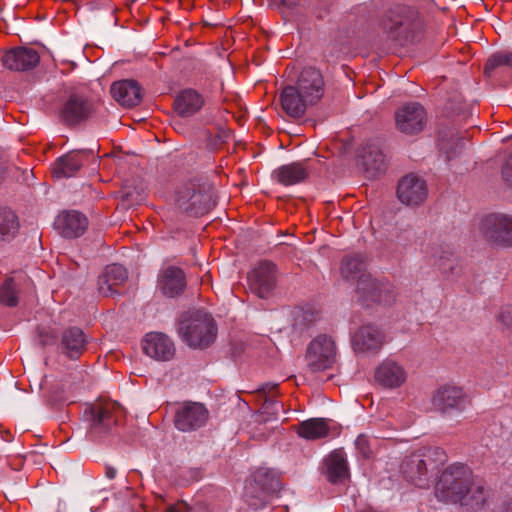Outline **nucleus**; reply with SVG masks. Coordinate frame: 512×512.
Returning a JSON list of instances; mask_svg holds the SVG:
<instances>
[{"instance_id":"4468645a","label":"nucleus","mask_w":512,"mask_h":512,"mask_svg":"<svg viewBox=\"0 0 512 512\" xmlns=\"http://www.w3.org/2000/svg\"><path fill=\"white\" fill-rule=\"evenodd\" d=\"M94 111L92 100L84 95L71 93L64 101L60 115L67 125L73 126L88 120Z\"/></svg>"},{"instance_id":"f03ea898","label":"nucleus","mask_w":512,"mask_h":512,"mask_svg":"<svg viewBox=\"0 0 512 512\" xmlns=\"http://www.w3.org/2000/svg\"><path fill=\"white\" fill-rule=\"evenodd\" d=\"M447 456L439 447H421L404 458L400 465L403 477L417 487L430 485Z\"/></svg>"},{"instance_id":"cd10ccee","label":"nucleus","mask_w":512,"mask_h":512,"mask_svg":"<svg viewBox=\"0 0 512 512\" xmlns=\"http://www.w3.org/2000/svg\"><path fill=\"white\" fill-rule=\"evenodd\" d=\"M87 338L77 327L67 328L61 336L59 351L71 360L78 359L84 352Z\"/></svg>"},{"instance_id":"393cba45","label":"nucleus","mask_w":512,"mask_h":512,"mask_svg":"<svg viewBox=\"0 0 512 512\" xmlns=\"http://www.w3.org/2000/svg\"><path fill=\"white\" fill-rule=\"evenodd\" d=\"M110 91L115 101L124 107H135L142 100V89L135 80L125 79L114 82Z\"/></svg>"},{"instance_id":"f704fd0d","label":"nucleus","mask_w":512,"mask_h":512,"mask_svg":"<svg viewBox=\"0 0 512 512\" xmlns=\"http://www.w3.org/2000/svg\"><path fill=\"white\" fill-rule=\"evenodd\" d=\"M252 476L255 478L256 484L263 489L264 493L273 496L280 490L281 483L279 478L268 468H259Z\"/></svg>"},{"instance_id":"9d476101","label":"nucleus","mask_w":512,"mask_h":512,"mask_svg":"<svg viewBox=\"0 0 512 512\" xmlns=\"http://www.w3.org/2000/svg\"><path fill=\"white\" fill-rule=\"evenodd\" d=\"M394 120L398 132L406 136H414L424 130L427 124V112L420 103L409 102L395 111Z\"/></svg>"},{"instance_id":"9b49d317","label":"nucleus","mask_w":512,"mask_h":512,"mask_svg":"<svg viewBox=\"0 0 512 512\" xmlns=\"http://www.w3.org/2000/svg\"><path fill=\"white\" fill-rule=\"evenodd\" d=\"M306 360L308 367L313 372L330 368L336 360L334 340L327 335L315 337L307 347Z\"/></svg>"},{"instance_id":"c85d7f7f","label":"nucleus","mask_w":512,"mask_h":512,"mask_svg":"<svg viewBox=\"0 0 512 512\" xmlns=\"http://www.w3.org/2000/svg\"><path fill=\"white\" fill-rule=\"evenodd\" d=\"M158 286L162 293L168 297L180 295L186 287L183 270L174 266L167 267L159 277Z\"/></svg>"},{"instance_id":"0eeeda50","label":"nucleus","mask_w":512,"mask_h":512,"mask_svg":"<svg viewBox=\"0 0 512 512\" xmlns=\"http://www.w3.org/2000/svg\"><path fill=\"white\" fill-rule=\"evenodd\" d=\"M478 230L488 243L503 248L512 247V215L487 214L480 219Z\"/></svg>"},{"instance_id":"a211bd4d","label":"nucleus","mask_w":512,"mask_h":512,"mask_svg":"<svg viewBox=\"0 0 512 512\" xmlns=\"http://www.w3.org/2000/svg\"><path fill=\"white\" fill-rule=\"evenodd\" d=\"M385 335L376 325L360 326L352 335L351 344L356 353L378 352L384 344Z\"/></svg>"},{"instance_id":"f257e3e1","label":"nucleus","mask_w":512,"mask_h":512,"mask_svg":"<svg viewBox=\"0 0 512 512\" xmlns=\"http://www.w3.org/2000/svg\"><path fill=\"white\" fill-rule=\"evenodd\" d=\"M340 272L347 281L356 282V293L363 302L389 301L390 285L371 277L366 272L364 256L355 254L342 260Z\"/></svg>"},{"instance_id":"2eb2a0df","label":"nucleus","mask_w":512,"mask_h":512,"mask_svg":"<svg viewBox=\"0 0 512 512\" xmlns=\"http://www.w3.org/2000/svg\"><path fill=\"white\" fill-rule=\"evenodd\" d=\"M276 266L269 261L259 263L249 274L250 290L259 298H267L276 286Z\"/></svg>"},{"instance_id":"a19ab883","label":"nucleus","mask_w":512,"mask_h":512,"mask_svg":"<svg viewBox=\"0 0 512 512\" xmlns=\"http://www.w3.org/2000/svg\"><path fill=\"white\" fill-rule=\"evenodd\" d=\"M276 388H277L276 384H267L265 387H263V392L265 394L271 395V393L274 390H276ZM279 406H281V405L277 401H274L271 399L270 396H267L262 408L266 411L272 410V414H277L278 410H279L278 409Z\"/></svg>"},{"instance_id":"b1692460","label":"nucleus","mask_w":512,"mask_h":512,"mask_svg":"<svg viewBox=\"0 0 512 512\" xmlns=\"http://www.w3.org/2000/svg\"><path fill=\"white\" fill-rule=\"evenodd\" d=\"M92 153V150L71 151L59 157L52 166L53 176L60 179L76 175L83 165V159Z\"/></svg>"},{"instance_id":"a878e982","label":"nucleus","mask_w":512,"mask_h":512,"mask_svg":"<svg viewBox=\"0 0 512 512\" xmlns=\"http://www.w3.org/2000/svg\"><path fill=\"white\" fill-rule=\"evenodd\" d=\"M489 491L479 480H473L461 499L454 504H459L466 512H477L482 510L488 503Z\"/></svg>"},{"instance_id":"39448f33","label":"nucleus","mask_w":512,"mask_h":512,"mask_svg":"<svg viewBox=\"0 0 512 512\" xmlns=\"http://www.w3.org/2000/svg\"><path fill=\"white\" fill-rule=\"evenodd\" d=\"M474 480L471 469L460 463L449 465L439 477L435 494L440 501L454 504Z\"/></svg>"},{"instance_id":"4be33fe9","label":"nucleus","mask_w":512,"mask_h":512,"mask_svg":"<svg viewBox=\"0 0 512 512\" xmlns=\"http://www.w3.org/2000/svg\"><path fill=\"white\" fill-rule=\"evenodd\" d=\"M294 85L314 104H316L324 94L323 76L319 70L313 67L304 68Z\"/></svg>"},{"instance_id":"473e14b6","label":"nucleus","mask_w":512,"mask_h":512,"mask_svg":"<svg viewBox=\"0 0 512 512\" xmlns=\"http://www.w3.org/2000/svg\"><path fill=\"white\" fill-rule=\"evenodd\" d=\"M330 428L325 419L311 418L299 424L297 433L308 440H317L328 436Z\"/></svg>"},{"instance_id":"c756f323","label":"nucleus","mask_w":512,"mask_h":512,"mask_svg":"<svg viewBox=\"0 0 512 512\" xmlns=\"http://www.w3.org/2000/svg\"><path fill=\"white\" fill-rule=\"evenodd\" d=\"M204 97L194 89L182 90L174 100V110L181 117H191L204 106Z\"/></svg>"},{"instance_id":"864d4df0","label":"nucleus","mask_w":512,"mask_h":512,"mask_svg":"<svg viewBox=\"0 0 512 512\" xmlns=\"http://www.w3.org/2000/svg\"><path fill=\"white\" fill-rule=\"evenodd\" d=\"M367 292H372L374 289L371 286H366Z\"/></svg>"},{"instance_id":"412c9836","label":"nucleus","mask_w":512,"mask_h":512,"mask_svg":"<svg viewBox=\"0 0 512 512\" xmlns=\"http://www.w3.org/2000/svg\"><path fill=\"white\" fill-rule=\"evenodd\" d=\"M40 61L36 50L29 47H17L2 56V64L9 70L26 71L35 68Z\"/></svg>"},{"instance_id":"37998d69","label":"nucleus","mask_w":512,"mask_h":512,"mask_svg":"<svg viewBox=\"0 0 512 512\" xmlns=\"http://www.w3.org/2000/svg\"><path fill=\"white\" fill-rule=\"evenodd\" d=\"M502 177L512 187V153L508 155L502 166Z\"/></svg>"},{"instance_id":"aec40b11","label":"nucleus","mask_w":512,"mask_h":512,"mask_svg":"<svg viewBox=\"0 0 512 512\" xmlns=\"http://www.w3.org/2000/svg\"><path fill=\"white\" fill-rule=\"evenodd\" d=\"M144 353L158 361H168L175 353L172 340L163 333L151 332L146 334L142 342Z\"/></svg>"},{"instance_id":"de8ad7c7","label":"nucleus","mask_w":512,"mask_h":512,"mask_svg":"<svg viewBox=\"0 0 512 512\" xmlns=\"http://www.w3.org/2000/svg\"><path fill=\"white\" fill-rule=\"evenodd\" d=\"M116 474H117V471L115 468H113L111 466H107L105 468V475L107 478L114 479L116 477Z\"/></svg>"},{"instance_id":"09e8293b","label":"nucleus","mask_w":512,"mask_h":512,"mask_svg":"<svg viewBox=\"0 0 512 512\" xmlns=\"http://www.w3.org/2000/svg\"><path fill=\"white\" fill-rule=\"evenodd\" d=\"M450 272L452 275H458L460 272V268L457 265H451Z\"/></svg>"},{"instance_id":"72a5a7b5","label":"nucleus","mask_w":512,"mask_h":512,"mask_svg":"<svg viewBox=\"0 0 512 512\" xmlns=\"http://www.w3.org/2000/svg\"><path fill=\"white\" fill-rule=\"evenodd\" d=\"M270 497L271 496L268 493H264L263 489L256 484L253 476L246 481L244 498L249 506L254 509L262 508L269 501Z\"/></svg>"},{"instance_id":"58836bf2","label":"nucleus","mask_w":512,"mask_h":512,"mask_svg":"<svg viewBox=\"0 0 512 512\" xmlns=\"http://www.w3.org/2000/svg\"><path fill=\"white\" fill-rule=\"evenodd\" d=\"M317 318V314L311 308L300 309L295 312L294 327L298 331L308 328Z\"/></svg>"},{"instance_id":"423d86ee","label":"nucleus","mask_w":512,"mask_h":512,"mask_svg":"<svg viewBox=\"0 0 512 512\" xmlns=\"http://www.w3.org/2000/svg\"><path fill=\"white\" fill-rule=\"evenodd\" d=\"M419 27L418 12L414 8L404 5L392 8L388 21L385 23L389 37L399 45H405L411 41Z\"/></svg>"},{"instance_id":"c9c22d12","label":"nucleus","mask_w":512,"mask_h":512,"mask_svg":"<svg viewBox=\"0 0 512 512\" xmlns=\"http://www.w3.org/2000/svg\"><path fill=\"white\" fill-rule=\"evenodd\" d=\"M18 226L17 216L11 210L0 208V239L13 237Z\"/></svg>"},{"instance_id":"f8f14e48","label":"nucleus","mask_w":512,"mask_h":512,"mask_svg":"<svg viewBox=\"0 0 512 512\" xmlns=\"http://www.w3.org/2000/svg\"><path fill=\"white\" fill-rule=\"evenodd\" d=\"M209 418L208 409L198 402H186L175 413V427L182 432L196 431L203 427Z\"/></svg>"},{"instance_id":"6ab92c4d","label":"nucleus","mask_w":512,"mask_h":512,"mask_svg":"<svg viewBox=\"0 0 512 512\" xmlns=\"http://www.w3.org/2000/svg\"><path fill=\"white\" fill-rule=\"evenodd\" d=\"M361 164L367 178H376L386 169L385 155L378 140L365 142L359 152Z\"/></svg>"},{"instance_id":"49530a36","label":"nucleus","mask_w":512,"mask_h":512,"mask_svg":"<svg viewBox=\"0 0 512 512\" xmlns=\"http://www.w3.org/2000/svg\"><path fill=\"white\" fill-rule=\"evenodd\" d=\"M281 5L289 9H293L299 4V0H279Z\"/></svg>"},{"instance_id":"7ed1b4c3","label":"nucleus","mask_w":512,"mask_h":512,"mask_svg":"<svg viewBox=\"0 0 512 512\" xmlns=\"http://www.w3.org/2000/svg\"><path fill=\"white\" fill-rule=\"evenodd\" d=\"M124 409L115 401L99 399L83 413L86 434L93 441H100L117 432Z\"/></svg>"},{"instance_id":"5701e85b","label":"nucleus","mask_w":512,"mask_h":512,"mask_svg":"<svg viewBox=\"0 0 512 512\" xmlns=\"http://www.w3.org/2000/svg\"><path fill=\"white\" fill-rule=\"evenodd\" d=\"M58 232L66 238L81 236L88 227V220L82 213L72 210L59 214L54 222Z\"/></svg>"},{"instance_id":"a18cd8bd","label":"nucleus","mask_w":512,"mask_h":512,"mask_svg":"<svg viewBox=\"0 0 512 512\" xmlns=\"http://www.w3.org/2000/svg\"><path fill=\"white\" fill-rule=\"evenodd\" d=\"M414 239V233L411 230H406L397 236L399 244H407Z\"/></svg>"},{"instance_id":"e433bc0d","label":"nucleus","mask_w":512,"mask_h":512,"mask_svg":"<svg viewBox=\"0 0 512 512\" xmlns=\"http://www.w3.org/2000/svg\"><path fill=\"white\" fill-rule=\"evenodd\" d=\"M0 303L10 307L18 304L17 289L13 279H7L0 286Z\"/></svg>"},{"instance_id":"8fccbe9b","label":"nucleus","mask_w":512,"mask_h":512,"mask_svg":"<svg viewBox=\"0 0 512 512\" xmlns=\"http://www.w3.org/2000/svg\"><path fill=\"white\" fill-rule=\"evenodd\" d=\"M503 512H512V499L505 503Z\"/></svg>"},{"instance_id":"603ef678","label":"nucleus","mask_w":512,"mask_h":512,"mask_svg":"<svg viewBox=\"0 0 512 512\" xmlns=\"http://www.w3.org/2000/svg\"><path fill=\"white\" fill-rule=\"evenodd\" d=\"M452 256V252L451 251H446L445 252V256H439L440 259H447L449 260V257Z\"/></svg>"},{"instance_id":"dca6fc26","label":"nucleus","mask_w":512,"mask_h":512,"mask_svg":"<svg viewBox=\"0 0 512 512\" xmlns=\"http://www.w3.org/2000/svg\"><path fill=\"white\" fill-rule=\"evenodd\" d=\"M428 196L426 181L416 174L410 173L401 178L397 186V197L407 206H418Z\"/></svg>"},{"instance_id":"20e7f679","label":"nucleus","mask_w":512,"mask_h":512,"mask_svg":"<svg viewBox=\"0 0 512 512\" xmlns=\"http://www.w3.org/2000/svg\"><path fill=\"white\" fill-rule=\"evenodd\" d=\"M175 202L178 209L187 215L203 216L216 205L214 188L207 182H187L177 189Z\"/></svg>"},{"instance_id":"4c0bfd02","label":"nucleus","mask_w":512,"mask_h":512,"mask_svg":"<svg viewBox=\"0 0 512 512\" xmlns=\"http://www.w3.org/2000/svg\"><path fill=\"white\" fill-rule=\"evenodd\" d=\"M500 66L512 67V52H499L493 54L486 62L484 72L490 74Z\"/></svg>"},{"instance_id":"ddd939ff","label":"nucleus","mask_w":512,"mask_h":512,"mask_svg":"<svg viewBox=\"0 0 512 512\" xmlns=\"http://www.w3.org/2000/svg\"><path fill=\"white\" fill-rule=\"evenodd\" d=\"M374 379L381 388L395 390L406 383L408 371L400 362L387 358L375 368Z\"/></svg>"},{"instance_id":"1a4fd4ad","label":"nucleus","mask_w":512,"mask_h":512,"mask_svg":"<svg viewBox=\"0 0 512 512\" xmlns=\"http://www.w3.org/2000/svg\"><path fill=\"white\" fill-rule=\"evenodd\" d=\"M431 403L435 411L445 416L463 413L469 404V397L463 388L455 385H443L432 395Z\"/></svg>"},{"instance_id":"2f4dec72","label":"nucleus","mask_w":512,"mask_h":512,"mask_svg":"<svg viewBox=\"0 0 512 512\" xmlns=\"http://www.w3.org/2000/svg\"><path fill=\"white\" fill-rule=\"evenodd\" d=\"M308 171L300 162L282 165L273 171V177L282 185L290 186L303 182Z\"/></svg>"},{"instance_id":"c03bdc74","label":"nucleus","mask_w":512,"mask_h":512,"mask_svg":"<svg viewBox=\"0 0 512 512\" xmlns=\"http://www.w3.org/2000/svg\"><path fill=\"white\" fill-rule=\"evenodd\" d=\"M191 508L189 505L183 501L177 502L174 505L169 506L166 509V512H190Z\"/></svg>"},{"instance_id":"f3484780","label":"nucleus","mask_w":512,"mask_h":512,"mask_svg":"<svg viewBox=\"0 0 512 512\" xmlns=\"http://www.w3.org/2000/svg\"><path fill=\"white\" fill-rule=\"evenodd\" d=\"M279 102L283 112L294 119L303 117L306 110L315 105L294 84L287 85L281 90Z\"/></svg>"},{"instance_id":"bb28decb","label":"nucleus","mask_w":512,"mask_h":512,"mask_svg":"<svg viewBox=\"0 0 512 512\" xmlns=\"http://www.w3.org/2000/svg\"><path fill=\"white\" fill-rule=\"evenodd\" d=\"M128 278L126 269L120 264L106 266L98 277V291L103 296H111L117 292V287L123 285Z\"/></svg>"},{"instance_id":"ea45409f","label":"nucleus","mask_w":512,"mask_h":512,"mask_svg":"<svg viewBox=\"0 0 512 512\" xmlns=\"http://www.w3.org/2000/svg\"><path fill=\"white\" fill-rule=\"evenodd\" d=\"M496 320L503 328H512V305H503L496 315Z\"/></svg>"},{"instance_id":"6e6552de","label":"nucleus","mask_w":512,"mask_h":512,"mask_svg":"<svg viewBox=\"0 0 512 512\" xmlns=\"http://www.w3.org/2000/svg\"><path fill=\"white\" fill-rule=\"evenodd\" d=\"M179 333L190 347L204 348L214 342L216 326L211 316L205 313L198 314L189 321H182Z\"/></svg>"},{"instance_id":"79ce46f5","label":"nucleus","mask_w":512,"mask_h":512,"mask_svg":"<svg viewBox=\"0 0 512 512\" xmlns=\"http://www.w3.org/2000/svg\"><path fill=\"white\" fill-rule=\"evenodd\" d=\"M355 445H356L357 450L360 452V454L363 457L369 458L372 455L370 441L367 436L359 435L356 438Z\"/></svg>"},{"instance_id":"7c9ffc66","label":"nucleus","mask_w":512,"mask_h":512,"mask_svg":"<svg viewBox=\"0 0 512 512\" xmlns=\"http://www.w3.org/2000/svg\"><path fill=\"white\" fill-rule=\"evenodd\" d=\"M326 475L333 483L342 482L348 477V463L343 450H334L325 460Z\"/></svg>"},{"instance_id":"3c124183","label":"nucleus","mask_w":512,"mask_h":512,"mask_svg":"<svg viewBox=\"0 0 512 512\" xmlns=\"http://www.w3.org/2000/svg\"><path fill=\"white\" fill-rule=\"evenodd\" d=\"M42 337L43 338H42L41 342H42L43 345H48V344H51L53 342L52 337L51 338L44 337V336H42Z\"/></svg>"}]
</instances>
